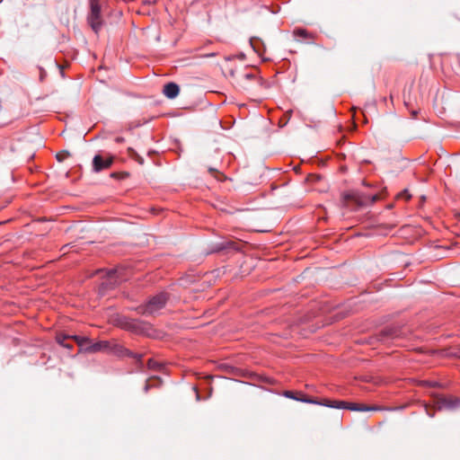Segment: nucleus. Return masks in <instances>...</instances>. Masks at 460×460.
Returning a JSON list of instances; mask_svg holds the SVG:
<instances>
[{"instance_id": "1", "label": "nucleus", "mask_w": 460, "mask_h": 460, "mask_svg": "<svg viewBox=\"0 0 460 460\" xmlns=\"http://www.w3.org/2000/svg\"><path fill=\"white\" fill-rule=\"evenodd\" d=\"M285 396L288 398H292V399L301 401L304 402L320 404V405H323V406H326L329 408H334V409H348V410L355 411H373V410L376 409V408L366 406L363 404L349 402L340 401V400L323 399V401L320 402L315 399H310L307 397L296 398L294 396V394L291 391H286Z\"/></svg>"}, {"instance_id": "2", "label": "nucleus", "mask_w": 460, "mask_h": 460, "mask_svg": "<svg viewBox=\"0 0 460 460\" xmlns=\"http://www.w3.org/2000/svg\"><path fill=\"white\" fill-rule=\"evenodd\" d=\"M168 295L165 292H161L153 297L145 305L137 307V314L144 315H153L160 311L166 304Z\"/></svg>"}, {"instance_id": "3", "label": "nucleus", "mask_w": 460, "mask_h": 460, "mask_svg": "<svg viewBox=\"0 0 460 460\" xmlns=\"http://www.w3.org/2000/svg\"><path fill=\"white\" fill-rule=\"evenodd\" d=\"M100 2L101 0H90L91 11L88 15V22L95 32L99 31L102 24Z\"/></svg>"}, {"instance_id": "4", "label": "nucleus", "mask_w": 460, "mask_h": 460, "mask_svg": "<svg viewBox=\"0 0 460 460\" xmlns=\"http://www.w3.org/2000/svg\"><path fill=\"white\" fill-rule=\"evenodd\" d=\"M118 324L127 331L132 332L134 333L142 334L145 333L146 327L142 324L141 322L136 319L128 318V317H120L118 320Z\"/></svg>"}, {"instance_id": "5", "label": "nucleus", "mask_w": 460, "mask_h": 460, "mask_svg": "<svg viewBox=\"0 0 460 460\" xmlns=\"http://www.w3.org/2000/svg\"><path fill=\"white\" fill-rule=\"evenodd\" d=\"M460 407V399L457 397L439 396L435 401L434 408L436 410H455Z\"/></svg>"}, {"instance_id": "6", "label": "nucleus", "mask_w": 460, "mask_h": 460, "mask_svg": "<svg viewBox=\"0 0 460 460\" xmlns=\"http://www.w3.org/2000/svg\"><path fill=\"white\" fill-rule=\"evenodd\" d=\"M114 161V156L108 155L103 156L102 155H94L93 159V170L95 172H99L102 170L108 169L111 166Z\"/></svg>"}, {"instance_id": "7", "label": "nucleus", "mask_w": 460, "mask_h": 460, "mask_svg": "<svg viewBox=\"0 0 460 460\" xmlns=\"http://www.w3.org/2000/svg\"><path fill=\"white\" fill-rule=\"evenodd\" d=\"M68 339H74L80 347H83V346H84L85 343L89 342V339H87V338H81L78 336H68V335H66L63 333H59L56 337V341L58 344H60L61 346H63L65 348L72 349V345L66 342V341Z\"/></svg>"}, {"instance_id": "8", "label": "nucleus", "mask_w": 460, "mask_h": 460, "mask_svg": "<svg viewBox=\"0 0 460 460\" xmlns=\"http://www.w3.org/2000/svg\"><path fill=\"white\" fill-rule=\"evenodd\" d=\"M250 45L255 53H257L260 57L263 58L266 48H265L263 41L260 38H256V37L251 38Z\"/></svg>"}, {"instance_id": "9", "label": "nucleus", "mask_w": 460, "mask_h": 460, "mask_svg": "<svg viewBox=\"0 0 460 460\" xmlns=\"http://www.w3.org/2000/svg\"><path fill=\"white\" fill-rule=\"evenodd\" d=\"M90 343H91V341H89V342L85 343L84 346V349L89 352H97V351H101V350H105V349H108V348H109L108 341H98V342H94L92 344H90Z\"/></svg>"}, {"instance_id": "10", "label": "nucleus", "mask_w": 460, "mask_h": 460, "mask_svg": "<svg viewBox=\"0 0 460 460\" xmlns=\"http://www.w3.org/2000/svg\"><path fill=\"white\" fill-rule=\"evenodd\" d=\"M179 92L180 88L175 83H168L164 86L163 93L170 99L175 98L179 94Z\"/></svg>"}, {"instance_id": "11", "label": "nucleus", "mask_w": 460, "mask_h": 460, "mask_svg": "<svg viewBox=\"0 0 460 460\" xmlns=\"http://www.w3.org/2000/svg\"><path fill=\"white\" fill-rule=\"evenodd\" d=\"M382 341H385L386 338L396 339L400 336L399 331L394 328H387L382 332Z\"/></svg>"}, {"instance_id": "12", "label": "nucleus", "mask_w": 460, "mask_h": 460, "mask_svg": "<svg viewBox=\"0 0 460 460\" xmlns=\"http://www.w3.org/2000/svg\"><path fill=\"white\" fill-rule=\"evenodd\" d=\"M147 367L150 369L160 370L162 368V364L153 358H150L147 362Z\"/></svg>"}, {"instance_id": "13", "label": "nucleus", "mask_w": 460, "mask_h": 460, "mask_svg": "<svg viewBox=\"0 0 460 460\" xmlns=\"http://www.w3.org/2000/svg\"><path fill=\"white\" fill-rule=\"evenodd\" d=\"M118 270H112L109 272V279L111 281V284H116L117 281H118Z\"/></svg>"}, {"instance_id": "14", "label": "nucleus", "mask_w": 460, "mask_h": 460, "mask_svg": "<svg viewBox=\"0 0 460 460\" xmlns=\"http://www.w3.org/2000/svg\"><path fill=\"white\" fill-rule=\"evenodd\" d=\"M294 35L296 37L308 38L309 33L304 29H296L294 31Z\"/></svg>"}, {"instance_id": "15", "label": "nucleus", "mask_w": 460, "mask_h": 460, "mask_svg": "<svg viewBox=\"0 0 460 460\" xmlns=\"http://www.w3.org/2000/svg\"><path fill=\"white\" fill-rule=\"evenodd\" d=\"M125 355L136 358L137 361H141L142 359V354L133 353L132 351L125 349Z\"/></svg>"}, {"instance_id": "16", "label": "nucleus", "mask_w": 460, "mask_h": 460, "mask_svg": "<svg viewBox=\"0 0 460 460\" xmlns=\"http://www.w3.org/2000/svg\"><path fill=\"white\" fill-rule=\"evenodd\" d=\"M128 176V172H112L111 174V177L112 178H115V179H125Z\"/></svg>"}, {"instance_id": "17", "label": "nucleus", "mask_w": 460, "mask_h": 460, "mask_svg": "<svg viewBox=\"0 0 460 460\" xmlns=\"http://www.w3.org/2000/svg\"><path fill=\"white\" fill-rule=\"evenodd\" d=\"M425 411H426L427 414H428L429 417H434V412H432V413H431V412H429V407H428V405H427V404H425Z\"/></svg>"}, {"instance_id": "18", "label": "nucleus", "mask_w": 460, "mask_h": 460, "mask_svg": "<svg viewBox=\"0 0 460 460\" xmlns=\"http://www.w3.org/2000/svg\"><path fill=\"white\" fill-rule=\"evenodd\" d=\"M57 159H58V161H62V155H57Z\"/></svg>"}, {"instance_id": "19", "label": "nucleus", "mask_w": 460, "mask_h": 460, "mask_svg": "<svg viewBox=\"0 0 460 460\" xmlns=\"http://www.w3.org/2000/svg\"><path fill=\"white\" fill-rule=\"evenodd\" d=\"M148 389H149V385H148V384H146V386H145V391H146V392H147V391H148Z\"/></svg>"}, {"instance_id": "20", "label": "nucleus", "mask_w": 460, "mask_h": 460, "mask_svg": "<svg viewBox=\"0 0 460 460\" xmlns=\"http://www.w3.org/2000/svg\"><path fill=\"white\" fill-rule=\"evenodd\" d=\"M402 194H405L407 196V199L410 198V195L407 194V191L405 190Z\"/></svg>"}]
</instances>
